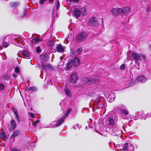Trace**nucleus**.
<instances>
[{
  "label": "nucleus",
  "mask_w": 151,
  "mask_h": 151,
  "mask_svg": "<svg viewBox=\"0 0 151 151\" xmlns=\"http://www.w3.org/2000/svg\"><path fill=\"white\" fill-rule=\"evenodd\" d=\"M111 12L112 14L116 16H117L120 13H121V8H114L111 10Z\"/></svg>",
  "instance_id": "39448f33"
},
{
  "label": "nucleus",
  "mask_w": 151,
  "mask_h": 151,
  "mask_svg": "<svg viewBox=\"0 0 151 151\" xmlns=\"http://www.w3.org/2000/svg\"><path fill=\"white\" fill-rule=\"evenodd\" d=\"M103 104H98L97 106V107L99 109L101 108H102L103 107Z\"/></svg>",
  "instance_id": "4c0bfd02"
},
{
  "label": "nucleus",
  "mask_w": 151,
  "mask_h": 151,
  "mask_svg": "<svg viewBox=\"0 0 151 151\" xmlns=\"http://www.w3.org/2000/svg\"><path fill=\"white\" fill-rule=\"evenodd\" d=\"M72 61L73 65L75 66L79 65L80 63L79 60L78 58H75Z\"/></svg>",
  "instance_id": "1a4fd4ad"
},
{
  "label": "nucleus",
  "mask_w": 151,
  "mask_h": 151,
  "mask_svg": "<svg viewBox=\"0 0 151 151\" xmlns=\"http://www.w3.org/2000/svg\"><path fill=\"white\" fill-rule=\"evenodd\" d=\"M67 1H69L70 2H72V0H66Z\"/></svg>",
  "instance_id": "3c124183"
},
{
  "label": "nucleus",
  "mask_w": 151,
  "mask_h": 151,
  "mask_svg": "<svg viewBox=\"0 0 151 151\" xmlns=\"http://www.w3.org/2000/svg\"><path fill=\"white\" fill-rule=\"evenodd\" d=\"M132 56L135 60H139L140 59V57L139 54H137L135 53H133L132 54Z\"/></svg>",
  "instance_id": "a211bd4d"
},
{
  "label": "nucleus",
  "mask_w": 151,
  "mask_h": 151,
  "mask_svg": "<svg viewBox=\"0 0 151 151\" xmlns=\"http://www.w3.org/2000/svg\"><path fill=\"white\" fill-rule=\"evenodd\" d=\"M73 13L75 16L76 18H78L81 15H85L86 13V9L84 8H83L79 9H74Z\"/></svg>",
  "instance_id": "f257e3e1"
},
{
  "label": "nucleus",
  "mask_w": 151,
  "mask_h": 151,
  "mask_svg": "<svg viewBox=\"0 0 151 151\" xmlns=\"http://www.w3.org/2000/svg\"><path fill=\"white\" fill-rule=\"evenodd\" d=\"M115 97L114 93H112L107 98V100L110 102H111L114 100Z\"/></svg>",
  "instance_id": "f8f14e48"
},
{
  "label": "nucleus",
  "mask_w": 151,
  "mask_h": 151,
  "mask_svg": "<svg viewBox=\"0 0 151 151\" xmlns=\"http://www.w3.org/2000/svg\"><path fill=\"white\" fill-rule=\"evenodd\" d=\"M57 52L60 53H63L64 52L65 47L63 46L60 44L57 45L55 48Z\"/></svg>",
  "instance_id": "423d86ee"
},
{
  "label": "nucleus",
  "mask_w": 151,
  "mask_h": 151,
  "mask_svg": "<svg viewBox=\"0 0 151 151\" xmlns=\"http://www.w3.org/2000/svg\"><path fill=\"white\" fill-rule=\"evenodd\" d=\"M11 124L12 127H9V129L10 130H12L15 129L16 127V124L15 122L14 119H12L11 122Z\"/></svg>",
  "instance_id": "9b49d317"
},
{
  "label": "nucleus",
  "mask_w": 151,
  "mask_h": 151,
  "mask_svg": "<svg viewBox=\"0 0 151 151\" xmlns=\"http://www.w3.org/2000/svg\"><path fill=\"white\" fill-rule=\"evenodd\" d=\"M24 14H27V11L26 10H25L24 11Z\"/></svg>",
  "instance_id": "09e8293b"
},
{
  "label": "nucleus",
  "mask_w": 151,
  "mask_h": 151,
  "mask_svg": "<svg viewBox=\"0 0 151 151\" xmlns=\"http://www.w3.org/2000/svg\"><path fill=\"white\" fill-rule=\"evenodd\" d=\"M47 0H40V4H43L45 1Z\"/></svg>",
  "instance_id": "79ce46f5"
},
{
  "label": "nucleus",
  "mask_w": 151,
  "mask_h": 151,
  "mask_svg": "<svg viewBox=\"0 0 151 151\" xmlns=\"http://www.w3.org/2000/svg\"><path fill=\"white\" fill-rule=\"evenodd\" d=\"M55 42L53 41H51L49 42V46L52 49V51L53 52L56 51L54 48L55 47Z\"/></svg>",
  "instance_id": "0eeeda50"
},
{
  "label": "nucleus",
  "mask_w": 151,
  "mask_h": 151,
  "mask_svg": "<svg viewBox=\"0 0 151 151\" xmlns=\"http://www.w3.org/2000/svg\"><path fill=\"white\" fill-rule=\"evenodd\" d=\"M19 5V3L18 2H15L12 3L11 4L12 6L13 7H15Z\"/></svg>",
  "instance_id": "2f4dec72"
},
{
  "label": "nucleus",
  "mask_w": 151,
  "mask_h": 151,
  "mask_svg": "<svg viewBox=\"0 0 151 151\" xmlns=\"http://www.w3.org/2000/svg\"><path fill=\"white\" fill-rule=\"evenodd\" d=\"M0 136L2 138V139L4 140L5 141L6 140V137L5 136V134H1L0 135Z\"/></svg>",
  "instance_id": "c756f323"
},
{
  "label": "nucleus",
  "mask_w": 151,
  "mask_h": 151,
  "mask_svg": "<svg viewBox=\"0 0 151 151\" xmlns=\"http://www.w3.org/2000/svg\"><path fill=\"white\" fill-rule=\"evenodd\" d=\"M136 80L139 82L143 83L146 81V79L144 76H142L138 77L136 79Z\"/></svg>",
  "instance_id": "6e6552de"
},
{
  "label": "nucleus",
  "mask_w": 151,
  "mask_h": 151,
  "mask_svg": "<svg viewBox=\"0 0 151 151\" xmlns=\"http://www.w3.org/2000/svg\"><path fill=\"white\" fill-rule=\"evenodd\" d=\"M12 76H13V77L14 78H15V77H17V74H14V73H13L12 74Z\"/></svg>",
  "instance_id": "c03bdc74"
},
{
  "label": "nucleus",
  "mask_w": 151,
  "mask_h": 151,
  "mask_svg": "<svg viewBox=\"0 0 151 151\" xmlns=\"http://www.w3.org/2000/svg\"><path fill=\"white\" fill-rule=\"evenodd\" d=\"M134 84H135V83H133V84H132V85H134Z\"/></svg>",
  "instance_id": "864d4df0"
},
{
  "label": "nucleus",
  "mask_w": 151,
  "mask_h": 151,
  "mask_svg": "<svg viewBox=\"0 0 151 151\" xmlns=\"http://www.w3.org/2000/svg\"><path fill=\"white\" fill-rule=\"evenodd\" d=\"M19 53L25 57L26 58L29 57L30 55L29 53L26 50H24L23 52H21Z\"/></svg>",
  "instance_id": "dca6fc26"
},
{
  "label": "nucleus",
  "mask_w": 151,
  "mask_h": 151,
  "mask_svg": "<svg viewBox=\"0 0 151 151\" xmlns=\"http://www.w3.org/2000/svg\"><path fill=\"white\" fill-rule=\"evenodd\" d=\"M14 112L15 115V118L17 119L18 122H20V119L19 117V115L18 114V113L17 111L16 110H14Z\"/></svg>",
  "instance_id": "aec40b11"
},
{
  "label": "nucleus",
  "mask_w": 151,
  "mask_h": 151,
  "mask_svg": "<svg viewBox=\"0 0 151 151\" xmlns=\"http://www.w3.org/2000/svg\"><path fill=\"white\" fill-rule=\"evenodd\" d=\"M150 50H151V45L150 46Z\"/></svg>",
  "instance_id": "603ef678"
},
{
  "label": "nucleus",
  "mask_w": 151,
  "mask_h": 151,
  "mask_svg": "<svg viewBox=\"0 0 151 151\" xmlns=\"http://www.w3.org/2000/svg\"><path fill=\"white\" fill-rule=\"evenodd\" d=\"M129 151H134V149L133 146L131 145L129 147Z\"/></svg>",
  "instance_id": "f704fd0d"
},
{
  "label": "nucleus",
  "mask_w": 151,
  "mask_h": 151,
  "mask_svg": "<svg viewBox=\"0 0 151 151\" xmlns=\"http://www.w3.org/2000/svg\"><path fill=\"white\" fill-rule=\"evenodd\" d=\"M95 82V79L93 78H88V81L87 84H90Z\"/></svg>",
  "instance_id": "5701e85b"
},
{
  "label": "nucleus",
  "mask_w": 151,
  "mask_h": 151,
  "mask_svg": "<svg viewBox=\"0 0 151 151\" xmlns=\"http://www.w3.org/2000/svg\"><path fill=\"white\" fill-rule=\"evenodd\" d=\"M42 65L43 68H45L46 67L45 65H44L43 63H42Z\"/></svg>",
  "instance_id": "37998d69"
},
{
  "label": "nucleus",
  "mask_w": 151,
  "mask_h": 151,
  "mask_svg": "<svg viewBox=\"0 0 151 151\" xmlns=\"http://www.w3.org/2000/svg\"><path fill=\"white\" fill-rule=\"evenodd\" d=\"M128 145V143H126L123 146V150L124 151H128V149L127 148Z\"/></svg>",
  "instance_id": "393cba45"
},
{
  "label": "nucleus",
  "mask_w": 151,
  "mask_h": 151,
  "mask_svg": "<svg viewBox=\"0 0 151 151\" xmlns=\"http://www.w3.org/2000/svg\"><path fill=\"white\" fill-rule=\"evenodd\" d=\"M5 88V86L2 83H0V90H3Z\"/></svg>",
  "instance_id": "7c9ffc66"
},
{
  "label": "nucleus",
  "mask_w": 151,
  "mask_h": 151,
  "mask_svg": "<svg viewBox=\"0 0 151 151\" xmlns=\"http://www.w3.org/2000/svg\"><path fill=\"white\" fill-rule=\"evenodd\" d=\"M14 71L17 73H19V68L18 67H16L15 68Z\"/></svg>",
  "instance_id": "cd10ccee"
},
{
  "label": "nucleus",
  "mask_w": 151,
  "mask_h": 151,
  "mask_svg": "<svg viewBox=\"0 0 151 151\" xmlns=\"http://www.w3.org/2000/svg\"><path fill=\"white\" fill-rule=\"evenodd\" d=\"M73 65L72 60H70L67 64L66 68L67 70H68L70 69Z\"/></svg>",
  "instance_id": "4468645a"
},
{
  "label": "nucleus",
  "mask_w": 151,
  "mask_h": 151,
  "mask_svg": "<svg viewBox=\"0 0 151 151\" xmlns=\"http://www.w3.org/2000/svg\"><path fill=\"white\" fill-rule=\"evenodd\" d=\"M69 113H67V112H66L65 114V116L64 117H65V118L66 117H67L69 114Z\"/></svg>",
  "instance_id": "49530a36"
},
{
  "label": "nucleus",
  "mask_w": 151,
  "mask_h": 151,
  "mask_svg": "<svg viewBox=\"0 0 151 151\" xmlns=\"http://www.w3.org/2000/svg\"><path fill=\"white\" fill-rule=\"evenodd\" d=\"M71 109H69L66 112L68 113L69 114L71 111Z\"/></svg>",
  "instance_id": "a18cd8bd"
},
{
  "label": "nucleus",
  "mask_w": 151,
  "mask_h": 151,
  "mask_svg": "<svg viewBox=\"0 0 151 151\" xmlns=\"http://www.w3.org/2000/svg\"><path fill=\"white\" fill-rule=\"evenodd\" d=\"M121 13L124 14L125 15H127L131 11V8L129 7H126L121 8Z\"/></svg>",
  "instance_id": "20e7f679"
},
{
  "label": "nucleus",
  "mask_w": 151,
  "mask_h": 151,
  "mask_svg": "<svg viewBox=\"0 0 151 151\" xmlns=\"http://www.w3.org/2000/svg\"><path fill=\"white\" fill-rule=\"evenodd\" d=\"M73 128L74 129H75V127H73Z\"/></svg>",
  "instance_id": "5fc2aeb1"
},
{
  "label": "nucleus",
  "mask_w": 151,
  "mask_h": 151,
  "mask_svg": "<svg viewBox=\"0 0 151 151\" xmlns=\"http://www.w3.org/2000/svg\"><path fill=\"white\" fill-rule=\"evenodd\" d=\"M125 68V66L124 64H122L120 67V69L122 70H124Z\"/></svg>",
  "instance_id": "ea45409f"
},
{
  "label": "nucleus",
  "mask_w": 151,
  "mask_h": 151,
  "mask_svg": "<svg viewBox=\"0 0 151 151\" xmlns=\"http://www.w3.org/2000/svg\"><path fill=\"white\" fill-rule=\"evenodd\" d=\"M41 41V40L40 38L38 37H36L33 38L32 40V43H36Z\"/></svg>",
  "instance_id": "4be33fe9"
},
{
  "label": "nucleus",
  "mask_w": 151,
  "mask_h": 151,
  "mask_svg": "<svg viewBox=\"0 0 151 151\" xmlns=\"http://www.w3.org/2000/svg\"><path fill=\"white\" fill-rule=\"evenodd\" d=\"M82 51V49L81 48H78L77 50V52L78 53H79Z\"/></svg>",
  "instance_id": "e433bc0d"
},
{
  "label": "nucleus",
  "mask_w": 151,
  "mask_h": 151,
  "mask_svg": "<svg viewBox=\"0 0 151 151\" xmlns=\"http://www.w3.org/2000/svg\"><path fill=\"white\" fill-rule=\"evenodd\" d=\"M11 151H22L19 148L14 147L11 149Z\"/></svg>",
  "instance_id": "bb28decb"
},
{
  "label": "nucleus",
  "mask_w": 151,
  "mask_h": 151,
  "mask_svg": "<svg viewBox=\"0 0 151 151\" xmlns=\"http://www.w3.org/2000/svg\"><path fill=\"white\" fill-rule=\"evenodd\" d=\"M78 79L77 74L76 73H73L71 74L70 77V81L71 83H75Z\"/></svg>",
  "instance_id": "7ed1b4c3"
},
{
  "label": "nucleus",
  "mask_w": 151,
  "mask_h": 151,
  "mask_svg": "<svg viewBox=\"0 0 151 151\" xmlns=\"http://www.w3.org/2000/svg\"><path fill=\"white\" fill-rule=\"evenodd\" d=\"M39 122V121L38 120L35 121L33 124V126L34 127H35L37 123Z\"/></svg>",
  "instance_id": "c9c22d12"
},
{
  "label": "nucleus",
  "mask_w": 151,
  "mask_h": 151,
  "mask_svg": "<svg viewBox=\"0 0 151 151\" xmlns=\"http://www.w3.org/2000/svg\"><path fill=\"white\" fill-rule=\"evenodd\" d=\"M27 89L29 90H31L33 91H35L36 90V88L35 87H29Z\"/></svg>",
  "instance_id": "c85d7f7f"
},
{
  "label": "nucleus",
  "mask_w": 151,
  "mask_h": 151,
  "mask_svg": "<svg viewBox=\"0 0 151 151\" xmlns=\"http://www.w3.org/2000/svg\"><path fill=\"white\" fill-rule=\"evenodd\" d=\"M120 112L125 116H126L128 114V110L125 108L122 109L120 110Z\"/></svg>",
  "instance_id": "f3484780"
},
{
  "label": "nucleus",
  "mask_w": 151,
  "mask_h": 151,
  "mask_svg": "<svg viewBox=\"0 0 151 151\" xmlns=\"http://www.w3.org/2000/svg\"><path fill=\"white\" fill-rule=\"evenodd\" d=\"M79 1V0H72V1H73L75 2H77L78 1Z\"/></svg>",
  "instance_id": "de8ad7c7"
},
{
  "label": "nucleus",
  "mask_w": 151,
  "mask_h": 151,
  "mask_svg": "<svg viewBox=\"0 0 151 151\" xmlns=\"http://www.w3.org/2000/svg\"><path fill=\"white\" fill-rule=\"evenodd\" d=\"M3 45L4 47H6L8 46V44L6 42H4L3 43Z\"/></svg>",
  "instance_id": "58836bf2"
},
{
  "label": "nucleus",
  "mask_w": 151,
  "mask_h": 151,
  "mask_svg": "<svg viewBox=\"0 0 151 151\" xmlns=\"http://www.w3.org/2000/svg\"><path fill=\"white\" fill-rule=\"evenodd\" d=\"M65 93L68 96H70V91L69 89H68L67 87L66 86L65 87Z\"/></svg>",
  "instance_id": "6ab92c4d"
},
{
  "label": "nucleus",
  "mask_w": 151,
  "mask_h": 151,
  "mask_svg": "<svg viewBox=\"0 0 151 151\" xmlns=\"http://www.w3.org/2000/svg\"><path fill=\"white\" fill-rule=\"evenodd\" d=\"M96 18L94 17H91L89 21V23L91 24H93L94 23L96 22Z\"/></svg>",
  "instance_id": "412c9836"
},
{
  "label": "nucleus",
  "mask_w": 151,
  "mask_h": 151,
  "mask_svg": "<svg viewBox=\"0 0 151 151\" xmlns=\"http://www.w3.org/2000/svg\"><path fill=\"white\" fill-rule=\"evenodd\" d=\"M87 36L86 33L84 32L79 33L76 37V40L77 42H81L84 41Z\"/></svg>",
  "instance_id": "f03ea898"
},
{
  "label": "nucleus",
  "mask_w": 151,
  "mask_h": 151,
  "mask_svg": "<svg viewBox=\"0 0 151 151\" xmlns=\"http://www.w3.org/2000/svg\"><path fill=\"white\" fill-rule=\"evenodd\" d=\"M101 100V98L100 97H99L95 100L94 102L96 104H98Z\"/></svg>",
  "instance_id": "a878e982"
},
{
  "label": "nucleus",
  "mask_w": 151,
  "mask_h": 151,
  "mask_svg": "<svg viewBox=\"0 0 151 151\" xmlns=\"http://www.w3.org/2000/svg\"><path fill=\"white\" fill-rule=\"evenodd\" d=\"M65 119V117H63L58 121L56 122V123L55 124V126H58L60 125L63 122L64 119Z\"/></svg>",
  "instance_id": "2eb2a0df"
},
{
  "label": "nucleus",
  "mask_w": 151,
  "mask_h": 151,
  "mask_svg": "<svg viewBox=\"0 0 151 151\" xmlns=\"http://www.w3.org/2000/svg\"><path fill=\"white\" fill-rule=\"evenodd\" d=\"M60 4L59 1L58 0V1H57V3L56 5V9H57V10H58L59 9V8L60 7Z\"/></svg>",
  "instance_id": "72a5a7b5"
},
{
  "label": "nucleus",
  "mask_w": 151,
  "mask_h": 151,
  "mask_svg": "<svg viewBox=\"0 0 151 151\" xmlns=\"http://www.w3.org/2000/svg\"><path fill=\"white\" fill-rule=\"evenodd\" d=\"M20 134L19 131L18 130H16L14 131V132L12 134L11 138L13 137L14 138L13 141H14V138L15 137L19 135Z\"/></svg>",
  "instance_id": "9d476101"
},
{
  "label": "nucleus",
  "mask_w": 151,
  "mask_h": 151,
  "mask_svg": "<svg viewBox=\"0 0 151 151\" xmlns=\"http://www.w3.org/2000/svg\"><path fill=\"white\" fill-rule=\"evenodd\" d=\"M88 78H84L83 79L82 82L83 84H88Z\"/></svg>",
  "instance_id": "b1692460"
},
{
  "label": "nucleus",
  "mask_w": 151,
  "mask_h": 151,
  "mask_svg": "<svg viewBox=\"0 0 151 151\" xmlns=\"http://www.w3.org/2000/svg\"><path fill=\"white\" fill-rule=\"evenodd\" d=\"M36 48V51L38 53H40L41 52V50L40 46L37 47Z\"/></svg>",
  "instance_id": "473e14b6"
},
{
  "label": "nucleus",
  "mask_w": 151,
  "mask_h": 151,
  "mask_svg": "<svg viewBox=\"0 0 151 151\" xmlns=\"http://www.w3.org/2000/svg\"><path fill=\"white\" fill-rule=\"evenodd\" d=\"M53 0H49V2L50 3H52L53 2Z\"/></svg>",
  "instance_id": "8fccbe9b"
},
{
  "label": "nucleus",
  "mask_w": 151,
  "mask_h": 151,
  "mask_svg": "<svg viewBox=\"0 0 151 151\" xmlns=\"http://www.w3.org/2000/svg\"><path fill=\"white\" fill-rule=\"evenodd\" d=\"M108 121L109 122L108 124L110 126H113L115 124V122L114 120L111 117L109 118L108 119Z\"/></svg>",
  "instance_id": "ddd939ff"
},
{
  "label": "nucleus",
  "mask_w": 151,
  "mask_h": 151,
  "mask_svg": "<svg viewBox=\"0 0 151 151\" xmlns=\"http://www.w3.org/2000/svg\"><path fill=\"white\" fill-rule=\"evenodd\" d=\"M29 114L31 117L32 118H34L35 117V115L34 113H29Z\"/></svg>",
  "instance_id": "a19ab883"
}]
</instances>
